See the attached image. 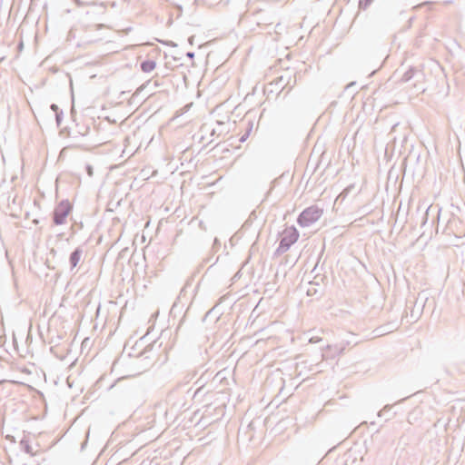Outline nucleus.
<instances>
[{"label":"nucleus","mask_w":465,"mask_h":465,"mask_svg":"<svg viewBox=\"0 0 465 465\" xmlns=\"http://www.w3.org/2000/svg\"><path fill=\"white\" fill-rule=\"evenodd\" d=\"M188 361L194 365V370L184 376L186 382H189L196 374L197 368H203L208 361L207 350L198 347L188 354Z\"/></svg>","instance_id":"nucleus-1"},{"label":"nucleus","mask_w":465,"mask_h":465,"mask_svg":"<svg viewBox=\"0 0 465 465\" xmlns=\"http://www.w3.org/2000/svg\"><path fill=\"white\" fill-rule=\"evenodd\" d=\"M299 238V232L294 227L292 226L287 228L283 232L282 236L280 240L279 245L274 252V256H279L284 252H286L292 244H294Z\"/></svg>","instance_id":"nucleus-2"},{"label":"nucleus","mask_w":465,"mask_h":465,"mask_svg":"<svg viewBox=\"0 0 465 465\" xmlns=\"http://www.w3.org/2000/svg\"><path fill=\"white\" fill-rule=\"evenodd\" d=\"M323 213V210L317 205L305 208L298 216L297 223L301 227H308L317 222Z\"/></svg>","instance_id":"nucleus-3"},{"label":"nucleus","mask_w":465,"mask_h":465,"mask_svg":"<svg viewBox=\"0 0 465 465\" xmlns=\"http://www.w3.org/2000/svg\"><path fill=\"white\" fill-rule=\"evenodd\" d=\"M73 211V204L69 200H62L54 209L52 221L54 225H62L66 223L67 216Z\"/></svg>","instance_id":"nucleus-4"},{"label":"nucleus","mask_w":465,"mask_h":465,"mask_svg":"<svg viewBox=\"0 0 465 465\" xmlns=\"http://www.w3.org/2000/svg\"><path fill=\"white\" fill-rule=\"evenodd\" d=\"M424 79V73L421 69H419L415 66H409V68L401 75V77L397 80L399 84H406L414 80L413 86L418 90H421L424 92V88H420L418 86L419 83H421Z\"/></svg>","instance_id":"nucleus-5"},{"label":"nucleus","mask_w":465,"mask_h":465,"mask_svg":"<svg viewBox=\"0 0 465 465\" xmlns=\"http://www.w3.org/2000/svg\"><path fill=\"white\" fill-rule=\"evenodd\" d=\"M428 301V295L425 291L420 292L415 301L408 300V303H413V307L411 309L410 317L412 322L418 321L422 313L425 303Z\"/></svg>","instance_id":"nucleus-6"},{"label":"nucleus","mask_w":465,"mask_h":465,"mask_svg":"<svg viewBox=\"0 0 465 465\" xmlns=\"http://www.w3.org/2000/svg\"><path fill=\"white\" fill-rule=\"evenodd\" d=\"M460 227H463L462 222L458 217L453 216L449 219L443 230V233L460 238L463 235L464 229Z\"/></svg>","instance_id":"nucleus-7"},{"label":"nucleus","mask_w":465,"mask_h":465,"mask_svg":"<svg viewBox=\"0 0 465 465\" xmlns=\"http://www.w3.org/2000/svg\"><path fill=\"white\" fill-rule=\"evenodd\" d=\"M248 16L252 17V21L255 23L257 25H270L272 24V15L262 9L254 10L251 13L248 11Z\"/></svg>","instance_id":"nucleus-8"},{"label":"nucleus","mask_w":465,"mask_h":465,"mask_svg":"<svg viewBox=\"0 0 465 465\" xmlns=\"http://www.w3.org/2000/svg\"><path fill=\"white\" fill-rule=\"evenodd\" d=\"M296 84V79L294 78L292 82L291 75H282L277 78L276 82L269 84V86H275V91H278V94L282 92L286 86H290L289 90H291L294 84Z\"/></svg>","instance_id":"nucleus-9"},{"label":"nucleus","mask_w":465,"mask_h":465,"mask_svg":"<svg viewBox=\"0 0 465 465\" xmlns=\"http://www.w3.org/2000/svg\"><path fill=\"white\" fill-rule=\"evenodd\" d=\"M84 253L82 246L76 247L69 255L70 271H73L79 263Z\"/></svg>","instance_id":"nucleus-10"},{"label":"nucleus","mask_w":465,"mask_h":465,"mask_svg":"<svg viewBox=\"0 0 465 465\" xmlns=\"http://www.w3.org/2000/svg\"><path fill=\"white\" fill-rule=\"evenodd\" d=\"M309 287L306 290V294L308 296H316L321 294V291L319 289V282H316L315 281L309 282Z\"/></svg>","instance_id":"nucleus-11"},{"label":"nucleus","mask_w":465,"mask_h":465,"mask_svg":"<svg viewBox=\"0 0 465 465\" xmlns=\"http://www.w3.org/2000/svg\"><path fill=\"white\" fill-rule=\"evenodd\" d=\"M156 66V63L153 60L147 59L140 64V68L143 73L152 72Z\"/></svg>","instance_id":"nucleus-12"},{"label":"nucleus","mask_w":465,"mask_h":465,"mask_svg":"<svg viewBox=\"0 0 465 465\" xmlns=\"http://www.w3.org/2000/svg\"><path fill=\"white\" fill-rule=\"evenodd\" d=\"M21 450H23L25 453L30 454L31 456H34L35 453L33 452L32 447L30 445L29 439L26 436H24L22 440L19 442Z\"/></svg>","instance_id":"nucleus-13"},{"label":"nucleus","mask_w":465,"mask_h":465,"mask_svg":"<svg viewBox=\"0 0 465 465\" xmlns=\"http://www.w3.org/2000/svg\"><path fill=\"white\" fill-rule=\"evenodd\" d=\"M374 331L376 332L377 336H381L385 333H389V332L392 331V329L388 328V326H381V327L377 328Z\"/></svg>","instance_id":"nucleus-14"},{"label":"nucleus","mask_w":465,"mask_h":465,"mask_svg":"<svg viewBox=\"0 0 465 465\" xmlns=\"http://www.w3.org/2000/svg\"><path fill=\"white\" fill-rule=\"evenodd\" d=\"M55 115V122H56V125L59 127L63 122V118H64V113H63V110H60V111H57L56 114H54Z\"/></svg>","instance_id":"nucleus-15"},{"label":"nucleus","mask_w":465,"mask_h":465,"mask_svg":"<svg viewBox=\"0 0 465 465\" xmlns=\"http://www.w3.org/2000/svg\"><path fill=\"white\" fill-rule=\"evenodd\" d=\"M89 130H90V127L87 126V125H83L82 127H79L77 133L81 135V136H85L88 134L89 133Z\"/></svg>","instance_id":"nucleus-16"},{"label":"nucleus","mask_w":465,"mask_h":465,"mask_svg":"<svg viewBox=\"0 0 465 465\" xmlns=\"http://www.w3.org/2000/svg\"><path fill=\"white\" fill-rule=\"evenodd\" d=\"M391 405L386 404L379 412L378 416L382 417L383 415H387L388 411H391Z\"/></svg>","instance_id":"nucleus-17"},{"label":"nucleus","mask_w":465,"mask_h":465,"mask_svg":"<svg viewBox=\"0 0 465 465\" xmlns=\"http://www.w3.org/2000/svg\"><path fill=\"white\" fill-rule=\"evenodd\" d=\"M391 405L386 404L379 412L378 416L382 417L383 415H387L388 411H391Z\"/></svg>","instance_id":"nucleus-18"},{"label":"nucleus","mask_w":465,"mask_h":465,"mask_svg":"<svg viewBox=\"0 0 465 465\" xmlns=\"http://www.w3.org/2000/svg\"><path fill=\"white\" fill-rule=\"evenodd\" d=\"M372 0H360L359 1V7L361 9L365 10L371 4Z\"/></svg>","instance_id":"nucleus-19"},{"label":"nucleus","mask_w":465,"mask_h":465,"mask_svg":"<svg viewBox=\"0 0 465 465\" xmlns=\"http://www.w3.org/2000/svg\"><path fill=\"white\" fill-rule=\"evenodd\" d=\"M85 171L89 177H92L94 174V168L91 164L85 165Z\"/></svg>","instance_id":"nucleus-20"},{"label":"nucleus","mask_w":465,"mask_h":465,"mask_svg":"<svg viewBox=\"0 0 465 465\" xmlns=\"http://www.w3.org/2000/svg\"><path fill=\"white\" fill-rule=\"evenodd\" d=\"M325 278H326V277H325L324 275L316 274V275L314 276L313 281H315L316 282H319V283H320V282H323V280H324Z\"/></svg>","instance_id":"nucleus-21"},{"label":"nucleus","mask_w":465,"mask_h":465,"mask_svg":"<svg viewBox=\"0 0 465 465\" xmlns=\"http://www.w3.org/2000/svg\"><path fill=\"white\" fill-rule=\"evenodd\" d=\"M353 188H354V185H353V184H351V185L347 186V187L343 190L342 193H344L345 195H348Z\"/></svg>","instance_id":"nucleus-22"},{"label":"nucleus","mask_w":465,"mask_h":465,"mask_svg":"<svg viewBox=\"0 0 465 465\" xmlns=\"http://www.w3.org/2000/svg\"><path fill=\"white\" fill-rule=\"evenodd\" d=\"M322 339L317 337V336H313V337H311L310 340H309V342L311 343H316V342H319L321 341Z\"/></svg>","instance_id":"nucleus-23"},{"label":"nucleus","mask_w":465,"mask_h":465,"mask_svg":"<svg viewBox=\"0 0 465 465\" xmlns=\"http://www.w3.org/2000/svg\"><path fill=\"white\" fill-rule=\"evenodd\" d=\"M50 109H51L54 114H56V112H57V111H60V110H61V109L58 107V105H57V104H52L50 105Z\"/></svg>","instance_id":"nucleus-24"},{"label":"nucleus","mask_w":465,"mask_h":465,"mask_svg":"<svg viewBox=\"0 0 465 465\" xmlns=\"http://www.w3.org/2000/svg\"><path fill=\"white\" fill-rule=\"evenodd\" d=\"M213 311H214V307H213V308H212L211 310H209V311L205 313V315H204V317H203V322H204V321H206V319H207L209 316H211V315L213 314Z\"/></svg>","instance_id":"nucleus-25"},{"label":"nucleus","mask_w":465,"mask_h":465,"mask_svg":"<svg viewBox=\"0 0 465 465\" xmlns=\"http://www.w3.org/2000/svg\"><path fill=\"white\" fill-rule=\"evenodd\" d=\"M322 254H323V249L322 250L321 253L319 254L317 263H316V265L314 266V268L312 269V272H315V270L317 269L318 263H319V262H320V260H321V258H322Z\"/></svg>","instance_id":"nucleus-26"},{"label":"nucleus","mask_w":465,"mask_h":465,"mask_svg":"<svg viewBox=\"0 0 465 465\" xmlns=\"http://www.w3.org/2000/svg\"><path fill=\"white\" fill-rule=\"evenodd\" d=\"M249 136V132H247L246 134H244L241 138H240V142L241 143H243L246 141V139L248 138Z\"/></svg>","instance_id":"nucleus-27"},{"label":"nucleus","mask_w":465,"mask_h":465,"mask_svg":"<svg viewBox=\"0 0 465 465\" xmlns=\"http://www.w3.org/2000/svg\"><path fill=\"white\" fill-rule=\"evenodd\" d=\"M203 389V385H201L195 391H194V394H193V397H196L197 394H199Z\"/></svg>","instance_id":"nucleus-28"},{"label":"nucleus","mask_w":465,"mask_h":465,"mask_svg":"<svg viewBox=\"0 0 465 465\" xmlns=\"http://www.w3.org/2000/svg\"><path fill=\"white\" fill-rule=\"evenodd\" d=\"M186 56L190 59H193L194 57V53L193 52H187L186 53Z\"/></svg>","instance_id":"nucleus-29"},{"label":"nucleus","mask_w":465,"mask_h":465,"mask_svg":"<svg viewBox=\"0 0 465 465\" xmlns=\"http://www.w3.org/2000/svg\"><path fill=\"white\" fill-rule=\"evenodd\" d=\"M190 285H191L190 282H189V281H187V282H186V284L184 285V287L181 290L180 294H183V293L185 292V288H186L187 286H190Z\"/></svg>","instance_id":"nucleus-30"},{"label":"nucleus","mask_w":465,"mask_h":465,"mask_svg":"<svg viewBox=\"0 0 465 465\" xmlns=\"http://www.w3.org/2000/svg\"><path fill=\"white\" fill-rule=\"evenodd\" d=\"M193 40H194V36H190V37L188 38V42H189V44H190V45H193Z\"/></svg>","instance_id":"nucleus-31"},{"label":"nucleus","mask_w":465,"mask_h":465,"mask_svg":"<svg viewBox=\"0 0 465 465\" xmlns=\"http://www.w3.org/2000/svg\"><path fill=\"white\" fill-rule=\"evenodd\" d=\"M95 27L98 28V29L104 28V24H98V25H95Z\"/></svg>","instance_id":"nucleus-32"},{"label":"nucleus","mask_w":465,"mask_h":465,"mask_svg":"<svg viewBox=\"0 0 465 465\" xmlns=\"http://www.w3.org/2000/svg\"><path fill=\"white\" fill-rule=\"evenodd\" d=\"M428 215V211L424 213V216H423V224L426 223V216Z\"/></svg>","instance_id":"nucleus-33"},{"label":"nucleus","mask_w":465,"mask_h":465,"mask_svg":"<svg viewBox=\"0 0 465 465\" xmlns=\"http://www.w3.org/2000/svg\"><path fill=\"white\" fill-rule=\"evenodd\" d=\"M147 352V349L143 350L141 353H140V356H143L145 355Z\"/></svg>","instance_id":"nucleus-34"},{"label":"nucleus","mask_w":465,"mask_h":465,"mask_svg":"<svg viewBox=\"0 0 465 465\" xmlns=\"http://www.w3.org/2000/svg\"><path fill=\"white\" fill-rule=\"evenodd\" d=\"M33 223H34L35 224H38V223H39V220H38V219H35V220H33Z\"/></svg>","instance_id":"nucleus-35"},{"label":"nucleus","mask_w":465,"mask_h":465,"mask_svg":"<svg viewBox=\"0 0 465 465\" xmlns=\"http://www.w3.org/2000/svg\"><path fill=\"white\" fill-rule=\"evenodd\" d=\"M454 0H447L446 3H452Z\"/></svg>","instance_id":"nucleus-36"},{"label":"nucleus","mask_w":465,"mask_h":465,"mask_svg":"<svg viewBox=\"0 0 465 465\" xmlns=\"http://www.w3.org/2000/svg\"><path fill=\"white\" fill-rule=\"evenodd\" d=\"M271 191H272V187L270 188L269 192L267 193V194H269L271 193Z\"/></svg>","instance_id":"nucleus-37"}]
</instances>
